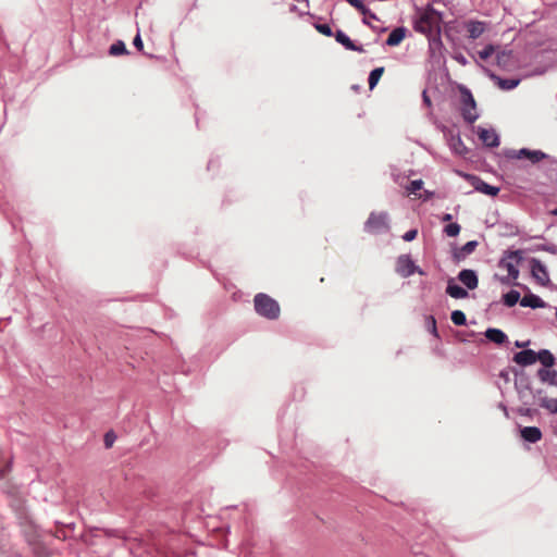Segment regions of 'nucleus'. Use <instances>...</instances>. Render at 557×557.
I'll list each match as a JSON object with an SVG mask.
<instances>
[{
  "label": "nucleus",
  "instance_id": "1",
  "mask_svg": "<svg viewBox=\"0 0 557 557\" xmlns=\"http://www.w3.org/2000/svg\"><path fill=\"white\" fill-rule=\"evenodd\" d=\"M442 15L433 8L425 9L414 22V29L432 40H440Z\"/></svg>",
  "mask_w": 557,
  "mask_h": 557
},
{
  "label": "nucleus",
  "instance_id": "2",
  "mask_svg": "<svg viewBox=\"0 0 557 557\" xmlns=\"http://www.w3.org/2000/svg\"><path fill=\"white\" fill-rule=\"evenodd\" d=\"M521 260L520 251H506L498 262V268L507 272L506 276L499 278L503 284H510L519 277L518 264Z\"/></svg>",
  "mask_w": 557,
  "mask_h": 557
},
{
  "label": "nucleus",
  "instance_id": "3",
  "mask_svg": "<svg viewBox=\"0 0 557 557\" xmlns=\"http://www.w3.org/2000/svg\"><path fill=\"white\" fill-rule=\"evenodd\" d=\"M255 309L258 314L269 319L275 320L280 317L281 308L278 302L267 294H257L253 299Z\"/></svg>",
  "mask_w": 557,
  "mask_h": 557
},
{
  "label": "nucleus",
  "instance_id": "4",
  "mask_svg": "<svg viewBox=\"0 0 557 557\" xmlns=\"http://www.w3.org/2000/svg\"><path fill=\"white\" fill-rule=\"evenodd\" d=\"M388 227V215L386 212H372L364 224V230L373 234L386 232Z\"/></svg>",
  "mask_w": 557,
  "mask_h": 557
},
{
  "label": "nucleus",
  "instance_id": "5",
  "mask_svg": "<svg viewBox=\"0 0 557 557\" xmlns=\"http://www.w3.org/2000/svg\"><path fill=\"white\" fill-rule=\"evenodd\" d=\"M462 116L468 123H473L478 119L476 104L470 91L462 94Z\"/></svg>",
  "mask_w": 557,
  "mask_h": 557
},
{
  "label": "nucleus",
  "instance_id": "6",
  "mask_svg": "<svg viewBox=\"0 0 557 557\" xmlns=\"http://www.w3.org/2000/svg\"><path fill=\"white\" fill-rule=\"evenodd\" d=\"M396 272L401 277H408L412 275L414 272L423 274V272L416 267L414 262L408 255H401L398 257L396 262Z\"/></svg>",
  "mask_w": 557,
  "mask_h": 557
},
{
  "label": "nucleus",
  "instance_id": "7",
  "mask_svg": "<svg viewBox=\"0 0 557 557\" xmlns=\"http://www.w3.org/2000/svg\"><path fill=\"white\" fill-rule=\"evenodd\" d=\"M470 181L472 186L480 193H483L488 196H496L499 193L498 187L491 186L476 176H470Z\"/></svg>",
  "mask_w": 557,
  "mask_h": 557
},
{
  "label": "nucleus",
  "instance_id": "8",
  "mask_svg": "<svg viewBox=\"0 0 557 557\" xmlns=\"http://www.w3.org/2000/svg\"><path fill=\"white\" fill-rule=\"evenodd\" d=\"M511 157L517 158V159L527 158L532 163H537L545 158V153L540 150L532 151V150H528V149H520L519 151H513Z\"/></svg>",
  "mask_w": 557,
  "mask_h": 557
},
{
  "label": "nucleus",
  "instance_id": "9",
  "mask_svg": "<svg viewBox=\"0 0 557 557\" xmlns=\"http://www.w3.org/2000/svg\"><path fill=\"white\" fill-rule=\"evenodd\" d=\"M531 271L532 275L541 283L545 284L548 281V273L546 271L545 265L536 259H533L531 262Z\"/></svg>",
  "mask_w": 557,
  "mask_h": 557
},
{
  "label": "nucleus",
  "instance_id": "10",
  "mask_svg": "<svg viewBox=\"0 0 557 557\" xmlns=\"http://www.w3.org/2000/svg\"><path fill=\"white\" fill-rule=\"evenodd\" d=\"M458 280L466 285L469 289H474L478 287L479 280L473 270H462L458 274Z\"/></svg>",
  "mask_w": 557,
  "mask_h": 557
},
{
  "label": "nucleus",
  "instance_id": "11",
  "mask_svg": "<svg viewBox=\"0 0 557 557\" xmlns=\"http://www.w3.org/2000/svg\"><path fill=\"white\" fill-rule=\"evenodd\" d=\"M478 135L487 147H497L499 145V138L493 129L480 128Z\"/></svg>",
  "mask_w": 557,
  "mask_h": 557
},
{
  "label": "nucleus",
  "instance_id": "12",
  "mask_svg": "<svg viewBox=\"0 0 557 557\" xmlns=\"http://www.w3.org/2000/svg\"><path fill=\"white\" fill-rule=\"evenodd\" d=\"M513 361L522 367L531 366L535 363V351L531 349L519 351L513 356Z\"/></svg>",
  "mask_w": 557,
  "mask_h": 557
},
{
  "label": "nucleus",
  "instance_id": "13",
  "mask_svg": "<svg viewBox=\"0 0 557 557\" xmlns=\"http://www.w3.org/2000/svg\"><path fill=\"white\" fill-rule=\"evenodd\" d=\"M521 437L529 443H537L542 440V432L536 426H524L520 430Z\"/></svg>",
  "mask_w": 557,
  "mask_h": 557
},
{
  "label": "nucleus",
  "instance_id": "14",
  "mask_svg": "<svg viewBox=\"0 0 557 557\" xmlns=\"http://www.w3.org/2000/svg\"><path fill=\"white\" fill-rule=\"evenodd\" d=\"M335 39L337 42L342 44L347 50L363 52V48L361 46H356L354 41L342 30H337L335 34Z\"/></svg>",
  "mask_w": 557,
  "mask_h": 557
},
{
  "label": "nucleus",
  "instance_id": "15",
  "mask_svg": "<svg viewBox=\"0 0 557 557\" xmlns=\"http://www.w3.org/2000/svg\"><path fill=\"white\" fill-rule=\"evenodd\" d=\"M520 305L522 307H530L533 309L546 307V304L537 295L531 293L525 294L522 297V299L520 300Z\"/></svg>",
  "mask_w": 557,
  "mask_h": 557
},
{
  "label": "nucleus",
  "instance_id": "16",
  "mask_svg": "<svg viewBox=\"0 0 557 557\" xmlns=\"http://www.w3.org/2000/svg\"><path fill=\"white\" fill-rule=\"evenodd\" d=\"M406 37V28L397 27L391 32L386 39V45L394 47L398 46Z\"/></svg>",
  "mask_w": 557,
  "mask_h": 557
},
{
  "label": "nucleus",
  "instance_id": "17",
  "mask_svg": "<svg viewBox=\"0 0 557 557\" xmlns=\"http://www.w3.org/2000/svg\"><path fill=\"white\" fill-rule=\"evenodd\" d=\"M446 293L455 299H462L469 295L465 288L455 284L453 278L448 281Z\"/></svg>",
  "mask_w": 557,
  "mask_h": 557
},
{
  "label": "nucleus",
  "instance_id": "18",
  "mask_svg": "<svg viewBox=\"0 0 557 557\" xmlns=\"http://www.w3.org/2000/svg\"><path fill=\"white\" fill-rule=\"evenodd\" d=\"M467 30L469 34V38L476 39L484 33L485 25L483 22L471 21L467 24Z\"/></svg>",
  "mask_w": 557,
  "mask_h": 557
},
{
  "label": "nucleus",
  "instance_id": "19",
  "mask_svg": "<svg viewBox=\"0 0 557 557\" xmlns=\"http://www.w3.org/2000/svg\"><path fill=\"white\" fill-rule=\"evenodd\" d=\"M537 360L546 368H550L555 363V357L547 349H542L539 352H535V362Z\"/></svg>",
  "mask_w": 557,
  "mask_h": 557
},
{
  "label": "nucleus",
  "instance_id": "20",
  "mask_svg": "<svg viewBox=\"0 0 557 557\" xmlns=\"http://www.w3.org/2000/svg\"><path fill=\"white\" fill-rule=\"evenodd\" d=\"M491 77L496 82L497 86L503 90H510L518 86L519 79L515 78H500L496 75H491Z\"/></svg>",
  "mask_w": 557,
  "mask_h": 557
},
{
  "label": "nucleus",
  "instance_id": "21",
  "mask_svg": "<svg viewBox=\"0 0 557 557\" xmlns=\"http://www.w3.org/2000/svg\"><path fill=\"white\" fill-rule=\"evenodd\" d=\"M485 336L491 342L496 343L498 345H502L507 341L506 334L498 329H487V331L485 332Z\"/></svg>",
  "mask_w": 557,
  "mask_h": 557
},
{
  "label": "nucleus",
  "instance_id": "22",
  "mask_svg": "<svg viewBox=\"0 0 557 557\" xmlns=\"http://www.w3.org/2000/svg\"><path fill=\"white\" fill-rule=\"evenodd\" d=\"M537 376L543 382H548L549 384L557 383V372L555 370L540 369L537 371Z\"/></svg>",
  "mask_w": 557,
  "mask_h": 557
},
{
  "label": "nucleus",
  "instance_id": "23",
  "mask_svg": "<svg viewBox=\"0 0 557 557\" xmlns=\"http://www.w3.org/2000/svg\"><path fill=\"white\" fill-rule=\"evenodd\" d=\"M351 7L358 10L362 15L375 18V15L363 4L361 0H346Z\"/></svg>",
  "mask_w": 557,
  "mask_h": 557
},
{
  "label": "nucleus",
  "instance_id": "24",
  "mask_svg": "<svg viewBox=\"0 0 557 557\" xmlns=\"http://www.w3.org/2000/svg\"><path fill=\"white\" fill-rule=\"evenodd\" d=\"M503 300L507 307H513L520 301V293L512 289L503 296Z\"/></svg>",
  "mask_w": 557,
  "mask_h": 557
},
{
  "label": "nucleus",
  "instance_id": "25",
  "mask_svg": "<svg viewBox=\"0 0 557 557\" xmlns=\"http://www.w3.org/2000/svg\"><path fill=\"white\" fill-rule=\"evenodd\" d=\"M384 73V67H376L371 71L369 75V87L370 89H373L379 81L381 79L382 75Z\"/></svg>",
  "mask_w": 557,
  "mask_h": 557
},
{
  "label": "nucleus",
  "instance_id": "26",
  "mask_svg": "<svg viewBox=\"0 0 557 557\" xmlns=\"http://www.w3.org/2000/svg\"><path fill=\"white\" fill-rule=\"evenodd\" d=\"M109 53H110L111 55H120V54L127 53V50H126L125 44H124L123 41H116V42H114V44L110 47Z\"/></svg>",
  "mask_w": 557,
  "mask_h": 557
},
{
  "label": "nucleus",
  "instance_id": "27",
  "mask_svg": "<svg viewBox=\"0 0 557 557\" xmlns=\"http://www.w3.org/2000/svg\"><path fill=\"white\" fill-rule=\"evenodd\" d=\"M450 318L456 325H465L467 322L466 314L460 310L453 311Z\"/></svg>",
  "mask_w": 557,
  "mask_h": 557
},
{
  "label": "nucleus",
  "instance_id": "28",
  "mask_svg": "<svg viewBox=\"0 0 557 557\" xmlns=\"http://www.w3.org/2000/svg\"><path fill=\"white\" fill-rule=\"evenodd\" d=\"M541 406L553 413H557V399L543 398L541 401Z\"/></svg>",
  "mask_w": 557,
  "mask_h": 557
},
{
  "label": "nucleus",
  "instance_id": "29",
  "mask_svg": "<svg viewBox=\"0 0 557 557\" xmlns=\"http://www.w3.org/2000/svg\"><path fill=\"white\" fill-rule=\"evenodd\" d=\"M444 232L449 237H455L460 233V225L458 223H449L445 226Z\"/></svg>",
  "mask_w": 557,
  "mask_h": 557
},
{
  "label": "nucleus",
  "instance_id": "30",
  "mask_svg": "<svg viewBox=\"0 0 557 557\" xmlns=\"http://www.w3.org/2000/svg\"><path fill=\"white\" fill-rule=\"evenodd\" d=\"M478 246V243L475 240H471V242H468L466 243L461 249H460V253L462 256H466V255H470L474 251L475 247Z\"/></svg>",
  "mask_w": 557,
  "mask_h": 557
},
{
  "label": "nucleus",
  "instance_id": "31",
  "mask_svg": "<svg viewBox=\"0 0 557 557\" xmlns=\"http://www.w3.org/2000/svg\"><path fill=\"white\" fill-rule=\"evenodd\" d=\"M495 52V47L493 45H487L484 49L479 51V57L481 60H487Z\"/></svg>",
  "mask_w": 557,
  "mask_h": 557
},
{
  "label": "nucleus",
  "instance_id": "32",
  "mask_svg": "<svg viewBox=\"0 0 557 557\" xmlns=\"http://www.w3.org/2000/svg\"><path fill=\"white\" fill-rule=\"evenodd\" d=\"M423 186V182L421 180H416L410 182L407 190L409 194L417 195V191L420 190Z\"/></svg>",
  "mask_w": 557,
  "mask_h": 557
},
{
  "label": "nucleus",
  "instance_id": "33",
  "mask_svg": "<svg viewBox=\"0 0 557 557\" xmlns=\"http://www.w3.org/2000/svg\"><path fill=\"white\" fill-rule=\"evenodd\" d=\"M116 440V435L113 431H109L104 434V446L106 448H111Z\"/></svg>",
  "mask_w": 557,
  "mask_h": 557
},
{
  "label": "nucleus",
  "instance_id": "34",
  "mask_svg": "<svg viewBox=\"0 0 557 557\" xmlns=\"http://www.w3.org/2000/svg\"><path fill=\"white\" fill-rule=\"evenodd\" d=\"M426 327L434 336H438L436 329V320L433 315H429L426 318Z\"/></svg>",
  "mask_w": 557,
  "mask_h": 557
},
{
  "label": "nucleus",
  "instance_id": "35",
  "mask_svg": "<svg viewBox=\"0 0 557 557\" xmlns=\"http://www.w3.org/2000/svg\"><path fill=\"white\" fill-rule=\"evenodd\" d=\"M453 148H454L455 152L458 154H465L467 151L466 146L463 145V143L461 141V139L459 137L456 140H454Z\"/></svg>",
  "mask_w": 557,
  "mask_h": 557
},
{
  "label": "nucleus",
  "instance_id": "36",
  "mask_svg": "<svg viewBox=\"0 0 557 557\" xmlns=\"http://www.w3.org/2000/svg\"><path fill=\"white\" fill-rule=\"evenodd\" d=\"M315 29H317L320 34L325 35V36H327V37L332 36V34H333V33H332V28H331V26H330V25H327V24H317V25H315Z\"/></svg>",
  "mask_w": 557,
  "mask_h": 557
},
{
  "label": "nucleus",
  "instance_id": "37",
  "mask_svg": "<svg viewBox=\"0 0 557 557\" xmlns=\"http://www.w3.org/2000/svg\"><path fill=\"white\" fill-rule=\"evenodd\" d=\"M417 235H418V231L417 230H410V231L405 233L403 238L406 242H411V240H413L417 237Z\"/></svg>",
  "mask_w": 557,
  "mask_h": 557
},
{
  "label": "nucleus",
  "instance_id": "38",
  "mask_svg": "<svg viewBox=\"0 0 557 557\" xmlns=\"http://www.w3.org/2000/svg\"><path fill=\"white\" fill-rule=\"evenodd\" d=\"M139 42H140V39H139V30L136 33V35L134 36L133 38V45L135 48H137L139 50Z\"/></svg>",
  "mask_w": 557,
  "mask_h": 557
},
{
  "label": "nucleus",
  "instance_id": "39",
  "mask_svg": "<svg viewBox=\"0 0 557 557\" xmlns=\"http://www.w3.org/2000/svg\"><path fill=\"white\" fill-rule=\"evenodd\" d=\"M9 471H10V465H7L2 469H0V479L4 478L7 472H9Z\"/></svg>",
  "mask_w": 557,
  "mask_h": 557
},
{
  "label": "nucleus",
  "instance_id": "40",
  "mask_svg": "<svg viewBox=\"0 0 557 557\" xmlns=\"http://www.w3.org/2000/svg\"><path fill=\"white\" fill-rule=\"evenodd\" d=\"M528 344H529V342H525V343L516 342V346L520 347V348L525 347Z\"/></svg>",
  "mask_w": 557,
  "mask_h": 557
},
{
  "label": "nucleus",
  "instance_id": "41",
  "mask_svg": "<svg viewBox=\"0 0 557 557\" xmlns=\"http://www.w3.org/2000/svg\"><path fill=\"white\" fill-rule=\"evenodd\" d=\"M451 220V214L449 213H446L444 216H443V221H450Z\"/></svg>",
  "mask_w": 557,
  "mask_h": 557
},
{
  "label": "nucleus",
  "instance_id": "42",
  "mask_svg": "<svg viewBox=\"0 0 557 557\" xmlns=\"http://www.w3.org/2000/svg\"><path fill=\"white\" fill-rule=\"evenodd\" d=\"M553 213H554L555 215H557V208L553 211Z\"/></svg>",
  "mask_w": 557,
  "mask_h": 557
}]
</instances>
